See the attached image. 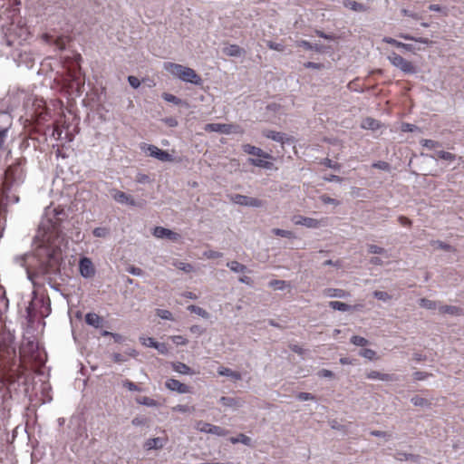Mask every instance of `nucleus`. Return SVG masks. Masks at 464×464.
I'll return each instance as SVG.
<instances>
[{
	"label": "nucleus",
	"instance_id": "obj_63",
	"mask_svg": "<svg viewBox=\"0 0 464 464\" xmlns=\"http://www.w3.org/2000/svg\"><path fill=\"white\" fill-rule=\"evenodd\" d=\"M172 411H177V412L186 413V412L190 411V408L188 405L178 404L172 408Z\"/></svg>",
	"mask_w": 464,
	"mask_h": 464
},
{
	"label": "nucleus",
	"instance_id": "obj_50",
	"mask_svg": "<svg viewBox=\"0 0 464 464\" xmlns=\"http://www.w3.org/2000/svg\"><path fill=\"white\" fill-rule=\"evenodd\" d=\"M436 154L440 159L447 161H453L456 159L454 154L444 150H440Z\"/></svg>",
	"mask_w": 464,
	"mask_h": 464
},
{
	"label": "nucleus",
	"instance_id": "obj_17",
	"mask_svg": "<svg viewBox=\"0 0 464 464\" xmlns=\"http://www.w3.org/2000/svg\"><path fill=\"white\" fill-rule=\"evenodd\" d=\"M115 193L112 195L115 201L121 204H126L129 206H135L136 202L133 198L122 191L114 190Z\"/></svg>",
	"mask_w": 464,
	"mask_h": 464
},
{
	"label": "nucleus",
	"instance_id": "obj_9",
	"mask_svg": "<svg viewBox=\"0 0 464 464\" xmlns=\"http://www.w3.org/2000/svg\"><path fill=\"white\" fill-rule=\"evenodd\" d=\"M167 389L172 392H177L179 394H185L191 392V388L176 379H168L165 382Z\"/></svg>",
	"mask_w": 464,
	"mask_h": 464
},
{
	"label": "nucleus",
	"instance_id": "obj_30",
	"mask_svg": "<svg viewBox=\"0 0 464 464\" xmlns=\"http://www.w3.org/2000/svg\"><path fill=\"white\" fill-rule=\"evenodd\" d=\"M227 266L235 273H244L246 270V266L237 261H229L227 263Z\"/></svg>",
	"mask_w": 464,
	"mask_h": 464
},
{
	"label": "nucleus",
	"instance_id": "obj_20",
	"mask_svg": "<svg viewBox=\"0 0 464 464\" xmlns=\"http://www.w3.org/2000/svg\"><path fill=\"white\" fill-rule=\"evenodd\" d=\"M324 295L331 298H345L349 296V293L339 288H326L324 290Z\"/></svg>",
	"mask_w": 464,
	"mask_h": 464
},
{
	"label": "nucleus",
	"instance_id": "obj_39",
	"mask_svg": "<svg viewBox=\"0 0 464 464\" xmlns=\"http://www.w3.org/2000/svg\"><path fill=\"white\" fill-rule=\"evenodd\" d=\"M92 234L96 237H107L110 235V229L105 227H95L92 231Z\"/></svg>",
	"mask_w": 464,
	"mask_h": 464
},
{
	"label": "nucleus",
	"instance_id": "obj_12",
	"mask_svg": "<svg viewBox=\"0 0 464 464\" xmlns=\"http://www.w3.org/2000/svg\"><path fill=\"white\" fill-rule=\"evenodd\" d=\"M369 380H380L382 382H395L399 377L395 374L382 373L378 371H371L366 374Z\"/></svg>",
	"mask_w": 464,
	"mask_h": 464
},
{
	"label": "nucleus",
	"instance_id": "obj_23",
	"mask_svg": "<svg viewBox=\"0 0 464 464\" xmlns=\"http://www.w3.org/2000/svg\"><path fill=\"white\" fill-rule=\"evenodd\" d=\"M382 42L386 43V44H392V45H394L398 48H402L408 52H412L414 47L412 44H404V43H401V42H399L392 37H384L382 39Z\"/></svg>",
	"mask_w": 464,
	"mask_h": 464
},
{
	"label": "nucleus",
	"instance_id": "obj_38",
	"mask_svg": "<svg viewBox=\"0 0 464 464\" xmlns=\"http://www.w3.org/2000/svg\"><path fill=\"white\" fill-rule=\"evenodd\" d=\"M411 401L414 406H419V407H429L430 405V402H429L428 400H426L425 398H422L420 396H413L411 399Z\"/></svg>",
	"mask_w": 464,
	"mask_h": 464
},
{
	"label": "nucleus",
	"instance_id": "obj_42",
	"mask_svg": "<svg viewBox=\"0 0 464 464\" xmlns=\"http://www.w3.org/2000/svg\"><path fill=\"white\" fill-rule=\"evenodd\" d=\"M420 143L422 147H425L429 150H433V149L439 148L440 146V142L433 140H428V139L421 140L420 141Z\"/></svg>",
	"mask_w": 464,
	"mask_h": 464
},
{
	"label": "nucleus",
	"instance_id": "obj_54",
	"mask_svg": "<svg viewBox=\"0 0 464 464\" xmlns=\"http://www.w3.org/2000/svg\"><path fill=\"white\" fill-rule=\"evenodd\" d=\"M368 252L371 254H379V255L386 254V251L384 248H382L379 246H376V245H369Z\"/></svg>",
	"mask_w": 464,
	"mask_h": 464
},
{
	"label": "nucleus",
	"instance_id": "obj_44",
	"mask_svg": "<svg viewBox=\"0 0 464 464\" xmlns=\"http://www.w3.org/2000/svg\"><path fill=\"white\" fill-rule=\"evenodd\" d=\"M351 343L356 346H365L368 344L369 341L365 339L364 337L359 336V335H353L351 338Z\"/></svg>",
	"mask_w": 464,
	"mask_h": 464
},
{
	"label": "nucleus",
	"instance_id": "obj_47",
	"mask_svg": "<svg viewBox=\"0 0 464 464\" xmlns=\"http://www.w3.org/2000/svg\"><path fill=\"white\" fill-rule=\"evenodd\" d=\"M174 266L179 270H182L186 273H190L191 271H193V266L188 263L177 261L174 263Z\"/></svg>",
	"mask_w": 464,
	"mask_h": 464
},
{
	"label": "nucleus",
	"instance_id": "obj_4",
	"mask_svg": "<svg viewBox=\"0 0 464 464\" xmlns=\"http://www.w3.org/2000/svg\"><path fill=\"white\" fill-rule=\"evenodd\" d=\"M5 175L6 181L11 185L22 183L25 177L24 169L20 162L9 166Z\"/></svg>",
	"mask_w": 464,
	"mask_h": 464
},
{
	"label": "nucleus",
	"instance_id": "obj_37",
	"mask_svg": "<svg viewBox=\"0 0 464 464\" xmlns=\"http://www.w3.org/2000/svg\"><path fill=\"white\" fill-rule=\"evenodd\" d=\"M145 447L147 450L161 448L162 447L161 440L160 438L150 439L146 441Z\"/></svg>",
	"mask_w": 464,
	"mask_h": 464
},
{
	"label": "nucleus",
	"instance_id": "obj_28",
	"mask_svg": "<svg viewBox=\"0 0 464 464\" xmlns=\"http://www.w3.org/2000/svg\"><path fill=\"white\" fill-rule=\"evenodd\" d=\"M135 401H136L137 403H139L140 405L147 406V407L155 408V407H159L160 406V403L157 401H155L152 398L147 397V396L137 397L135 399Z\"/></svg>",
	"mask_w": 464,
	"mask_h": 464
},
{
	"label": "nucleus",
	"instance_id": "obj_49",
	"mask_svg": "<svg viewBox=\"0 0 464 464\" xmlns=\"http://www.w3.org/2000/svg\"><path fill=\"white\" fill-rule=\"evenodd\" d=\"M373 296L378 299V300H381V301H383V302H387L389 300H391L392 296L384 292V291H374L372 293Z\"/></svg>",
	"mask_w": 464,
	"mask_h": 464
},
{
	"label": "nucleus",
	"instance_id": "obj_7",
	"mask_svg": "<svg viewBox=\"0 0 464 464\" xmlns=\"http://www.w3.org/2000/svg\"><path fill=\"white\" fill-rule=\"evenodd\" d=\"M79 271L82 277L91 278L95 274V269L92 260L89 257H82L79 262Z\"/></svg>",
	"mask_w": 464,
	"mask_h": 464
},
{
	"label": "nucleus",
	"instance_id": "obj_21",
	"mask_svg": "<svg viewBox=\"0 0 464 464\" xmlns=\"http://www.w3.org/2000/svg\"><path fill=\"white\" fill-rule=\"evenodd\" d=\"M439 312L440 314H448L454 316H459L463 314V310L455 305H440L439 306Z\"/></svg>",
	"mask_w": 464,
	"mask_h": 464
},
{
	"label": "nucleus",
	"instance_id": "obj_29",
	"mask_svg": "<svg viewBox=\"0 0 464 464\" xmlns=\"http://www.w3.org/2000/svg\"><path fill=\"white\" fill-rule=\"evenodd\" d=\"M268 285L276 290H285L291 286L289 282L278 279L270 281Z\"/></svg>",
	"mask_w": 464,
	"mask_h": 464
},
{
	"label": "nucleus",
	"instance_id": "obj_32",
	"mask_svg": "<svg viewBox=\"0 0 464 464\" xmlns=\"http://www.w3.org/2000/svg\"><path fill=\"white\" fill-rule=\"evenodd\" d=\"M229 440L232 444L242 443L246 446L251 445V439L243 433L239 434L237 437L230 438Z\"/></svg>",
	"mask_w": 464,
	"mask_h": 464
},
{
	"label": "nucleus",
	"instance_id": "obj_2",
	"mask_svg": "<svg viewBox=\"0 0 464 464\" xmlns=\"http://www.w3.org/2000/svg\"><path fill=\"white\" fill-rule=\"evenodd\" d=\"M163 68L172 76L181 80L182 82H189L195 85H201L203 82L201 77L189 67L179 63L166 62L163 63Z\"/></svg>",
	"mask_w": 464,
	"mask_h": 464
},
{
	"label": "nucleus",
	"instance_id": "obj_26",
	"mask_svg": "<svg viewBox=\"0 0 464 464\" xmlns=\"http://www.w3.org/2000/svg\"><path fill=\"white\" fill-rule=\"evenodd\" d=\"M329 306L337 311L341 312H347L351 311L353 309H356V306H352L350 304H347L345 303L340 302V301H331L329 302Z\"/></svg>",
	"mask_w": 464,
	"mask_h": 464
},
{
	"label": "nucleus",
	"instance_id": "obj_59",
	"mask_svg": "<svg viewBox=\"0 0 464 464\" xmlns=\"http://www.w3.org/2000/svg\"><path fill=\"white\" fill-rule=\"evenodd\" d=\"M297 45L300 47H304L305 50H318L316 45L312 44L310 42L306 40H301L297 43Z\"/></svg>",
	"mask_w": 464,
	"mask_h": 464
},
{
	"label": "nucleus",
	"instance_id": "obj_60",
	"mask_svg": "<svg viewBox=\"0 0 464 464\" xmlns=\"http://www.w3.org/2000/svg\"><path fill=\"white\" fill-rule=\"evenodd\" d=\"M171 340L176 345H186L188 343V340L181 335H174Z\"/></svg>",
	"mask_w": 464,
	"mask_h": 464
},
{
	"label": "nucleus",
	"instance_id": "obj_24",
	"mask_svg": "<svg viewBox=\"0 0 464 464\" xmlns=\"http://www.w3.org/2000/svg\"><path fill=\"white\" fill-rule=\"evenodd\" d=\"M223 53L227 56L239 57L244 53L243 49L237 44H230L224 47Z\"/></svg>",
	"mask_w": 464,
	"mask_h": 464
},
{
	"label": "nucleus",
	"instance_id": "obj_45",
	"mask_svg": "<svg viewBox=\"0 0 464 464\" xmlns=\"http://www.w3.org/2000/svg\"><path fill=\"white\" fill-rule=\"evenodd\" d=\"M210 426H211V423L198 420V421H197L195 428L197 430H198L200 432L208 434L209 433L208 430H209Z\"/></svg>",
	"mask_w": 464,
	"mask_h": 464
},
{
	"label": "nucleus",
	"instance_id": "obj_43",
	"mask_svg": "<svg viewBox=\"0 0 464 464\" xmlns=\"http://www.w3.org/2000/svg\"><path fill=\"white\" fill-rule=\"evenodd\" d=\"M359 354L362 356V357H364L370 361H373L376 359V352L372 350V349H369V348H364V349H362L359 353Z\"/></svg>",
	"mask_w": 464,
	"mask_h": 464
},
{
	"label": "nucleus",
	"instance_id": "obj_57",
	"mask_svg": "<svg viewBox=\"0 0 464 464\" xmlns=\"http://www.w3.org/2000/svg\"><path fill=\"white\" fill-rule=\"evenodd\" d=\"M372 168L378 169H381V170H385V171L390 170L389 163H387L386 161H382V160H379L377 162H374L372 164Z\"/></svg>",
	"mask_w": 464,
	"mask_h": 464
},
{
	"label": "nucleus",
	"instance_id": "obj_34",
	"mask_svg": "<svg viewBox=\"0 0 464 464\" xmlns=\"http://www.w3.org/2000/svg\"><path fill=\"white\" fill-rule=\"evenodd\" d=\"M208 430H209L208 434H213V435H216L218 437H225L229 432L227 430H225V429H223L220 426H217V425H213V424H211V426H210Z\"/></svg>",
	"mask_w": 464,
	"mask_h": 464
},
{
	"label": "nucleus",
	"instance_id": "obj_33",
	"mask_svg": "<svg viewBox=\"0 0 464 464\" xmlns=\"http://www.w3.org/2000/svg\"><path fill=\"white\" fill-rule=\"evenodd\" d=\"M362 127L363 129H367V130H377L380 127V123L378 121H376L372 118H366L362 122Z\"/></svg>",
	"mask_w": 464,
	"mask_h": 464
},
{
	"label": "nucleus",
	"instance_id": "obj_40",
	"mask_svg": "<svg viewBox=\"0 0 464 464\" xmlns=\"http://www.w3.org/2000/svg\"><path fill=\"white\" fill-rule=\"evenodd\" d=\"M430 245L436 248L442 249L445 251H453L454 250V248L450 245L444 243L440 240L430 241Z\"/></svg>",
	"mask_w": 464,
	"mask_h": 464
},
{
	"label": "nucleus",
	"instance_id": "obj_31",
	"mask_svg": "<svg viewBox=\"0 0 464 464\" xmlns=\"http://www.w3.org/2000/svg\"><path fill=\"white\" fill-rule=\"evenodd\" d=\"M188 310L190 311L191 313L198 314V316H200L202 318H205V319L209 318V314L205 309H203L202 307H199L198 305L190 304L188 306Z\"/></svg>",
	"mask_w": 464,
	"mask_h": 464
},
{
	"label": "nucleus",
	"instance_id": "obj_3",
	"mask_svg": "<svg viewBox=\"0 0 464 464\" xmlns=\"http://www.w3.org/2000/svg\"><path fill=\"white\" fill-rule=\"evenodd\" d=\"M387 58L394 67L401 70L404 73L414 74L417 72L411 62L407 61L395 52H392Z\"/></svg>",
	"mask_w": 464,
	"mask_h": 464
},
{
	"label": "nucleus",
	"instance_id": "obj_5",
	"mask_svg": "<svg viewBox=\"0 0 464 464\" xmlns=\"http://www.w3.org/2000/svg\"><path fill=\"white\" fill-rule=\"evenodd\" d=\"M140 149L146 151L150 157L160 161L167 162L172 160V156L169 152L159 149L155 145L143 143L141 144Z\"/></svg>",
	"mask_w": 464,
	"mask_h": 464
},
{
	"label": "nucleus",
	"instance_id": "obj_10",
	"mask_svg": "<svg viewBox=\"0 0 464 464\" xmlns=\"http://www.w3.org/2000/svg\"><path fill=\"white\" fill-rule=\"evenodd\" d=\"M235 128L234 125L231 124H222V123H208L205 126L206 131H211V132H218L223 134H230L232 132H235L233 129Z\"/></svg>",
	"mask_w": 464,
	"mask_h": 464
},
{
	"label": "nucleus",
	"instance_id": "obj_22",
	"mask_svg": "<svg viewBox=\"0 0 464 464\" xmlns=\"http://www.w3.org/2000/svg\"><path fill=\"white\" fill-rule=\"evenodd\" d=\"M266 160L267 159H263V158H259V157L257 159L249 158L248 162L252 166L266 169H270L273 166V163Z\"/></svg>",
	"mask_w": 464,
	"mask_h": 464
},
{
	"label": "nucleus",
	"instance_id": "obj_41",
	"mask_svg": "<svg viewBox=\"0 0 464 464\" xmlns=\"http://www.w3.org/2000/svg\"><path fill=\"white\" fill-rule=\"evenodd\" d=\"M161 97L163 98L164 101L173 103L175 105H180L182 103V101L179 98L168 92L162 93Z\"/></svg>",
	"mask_w": 464,
	"mask_h": 464
},
{
	"label": "nucleus",
	"instance_id": "obj_62",
	"mask_svg": "<svg viewBox=\"0 0 464 464\" xmlns=\"http://www.w3.org/2000/svg\"><path fill=\"white\" fill-rule=\"evenodd\" d=\"M320 199L324 204H333V205H335V206L339 205V201L338 200H336V199H334L333 198H330L327 195H322L320 197Z\"/></svg>",
	"mask_w": 464,
	"mask_h": 464
},
{
	"label": "nucleus",
	"instance_id": "obj_16",
	"mask_svg": "<svg viewBox=\"0 0 464 464\" xmlns=\"http://www.w3.org/2000/svg\"><path fill=\"white\" fill-rule=\"evenodd\" d=\"M85 323L98 329L103 326L104 320L95 313H88L85 314Z\"/></svg>",
	"mask_w": 464,
	"mask_h": 464
},
{
	"label": "nucleus",
	"instance_id": "obj_19",
	"mask_svg": "<svg viewBox=\"0 0 464 464\" xmlns=\"http://www.w3.org/2000/svg\"><path fill=\"white\" fill-rule=\"evenodd\" d=\"M38 304H44L43 300H35L32 301L29 305L26 307V318L29 323H33L36 317V306Z\"/></svg>",
	"mask_w": 464,
	"mask_h": 464
},
{
	"label": "nucleus",
	"instance_id": "obj_51",
	"mask_svg": "<svg viewBox=\"0 0 464 464\" xmlns=\"http://www.w3.org/2000/svg\"><path fill=\"white\" fill-rule=\"evenodd\" d=\"M140 342L141 343L142 345L151 348H154L157 343L153 338L144 336L140 337Z\"/></svg>",
	"mask_w": 464,
	"mask_h": 464
},
{
	"label": "nucleus",
	"instance_id": "obj_61",
	"mask_svg": "<svg viewBox=\"0 0 464 464\" xmlns=\"http://www.w3.org/2000/svg\"><path fill=\"white\" fill-rule=\"evenodd\" d=\"M154 349H156L160 354H167L169 353V349L164 343L157 342Z\"/></svg>",
	"mask_w": 464,
	"mask_h": 464
},
{
	"label": "nucleus",
	"instance_id": "obj_14",
	"mask_svg": "<svg viewBox=\"0 0 464 464\" xmlns=\"http://www.w3.org/2000/svg\"><path fill=\"white\" fill-rule=\"evenodd\" d=\"M242 150L244 152H246L247 154L254 155V156H256L259 158H263V159H271L272 158L269 153L265 152L260 148L250 145V144H244L242 146Z\"/></svg>",
	"mask_w": 464,
	"mask_h": 464
},
{
	"label": "nucleus",
	"instance_id": "obj_11",
	"mask_svg": "<svg viewBox=\"0 0 464 464\" xmlns=\"http://www.w3.org/2000/svg\"><path fill=\"white\" fill-rule=\"evenodd\" d=\"M294 223L295 225L304 226L308 228H317L320 227V221L307 217L295 216L294 217Z\"/></svg>",
	"mask_w": 464,
	"mask_h": 464
},
{
	"label": "nucleus",
	"instance_id": "obj_58",
	"mask_svg": "<svg viewBox=\"0 0 464 464\" xmlns=\"http://www.w3.org/2000/svg\"><path fill=\"white\" fill-rule=\"evenodd\" d=\"M138 183L140 184H147V183H150V177L147 175V174H144V173H140L139 172L137 175H136V179H135Z\"/></svg>",
	"mask_w": 464,
	"mask_h": 464
},
{
	"label": "nucleus",
	"instance_id": "obj_8",
	"mask_svg": "<svg viewBox=\"0 0 464 464\" xmlns=\"http://www.w3.org/2000/svg\"><path fill=\"white\" fill-rule=\"evenodd\" d=\"M152 234L157 238H167L172 242H176L180 239V235L179 233L162 227H154Z\"/></svg>",
	"mask_w": 464,
	"mask_h": 464
},
{
	"label": "nucleus",
	"instance_id": "obj_53",
	"mask_svg": "<svg viewBox=\"0 0 464 464\" xmlns=\"http://www.w3.org/2000/svg\"><path fill=\"white\" fill-rule=\"evenodd\" d=\"M296 398L299 401H301L315 400V397L312 393L303 392H298L297 395H296Z\"/></svg>",
	"mask_w": 464,
	"mask_h": 464
},
{
	"label": "nucleus",
	"instance_id": "obj_48",
	"mask_svg": "<svg viewBox=\"0 0 464 464\" xmlns=\"http://www.w3.org/2000/svg\"><path fill=\"white\" fill-rule=\"evenodd\" d=\"M156 314L159 317H160L163 320H174L172 314L169 310L157 309Z\"/></svg>",
	"mask_w": 464,
	"mask_h": 464
},
{
	"label": "nucleus",
	"instance_id": "obj_46",
	"mask_svg": "<svg viewBox=\"0 0 464 464\" xmlns=\"http://www.w3.org/2000/svg\"><path fill=\"white\" fill-rule=\"evenodd\" d=\"M8 137V128L0 129V152L5 150V144Z\"/></svg>",
	"mask_w": 464,
	"mask_h": 464
},
{
	"label": "nucleus",
	"instance_id": "obj_52",
	"mask_svg": "<svg viewBox=\"0 0 464 464\" xmlns=\"http://www.w3.org/2000/svg\"><path fill=\"white\" fill-rule=\"evenodd\" d=\"M203 256L208 259L219 258L223 256V254L218 251L207 250L203 253Z\"/></svg>",
	"mask_w": 464,
	"mask_h": 464
},
{
	"label": "nucleus",
	"instance_id": "obj_56",
	"mask_svg": "<svg viewBox=\"0 0 464 464\" xmlns=\"http://www.w3.org/2000/svg\"><path fill=\"white\" fill-rule=\"evenodd\" d=\"M267 46L271 50H275V51H278V52L285 51V45L280 43L269 41V42H267Z\"/></svg>",
	"mask_w": 464,
	"mask_h": 464
},
{
	"label": "nucleus",
	"instance_id": "obj_36",
	"mask_svg": "<svg viewBox=\"0 0 464 464\" xmlns=\"http://www.w3.org/2000/svg\"><path fill=\"white\" fill-rule=\"evenodd\" d=\"M272 233L276 236L285 237V238H295V234L290 230L281 229V228H273Z\"/></svg>",
	"mask_w": 464,
	"mask_h": 464
},
{
	"label": "nucleus",
	"instance_id": "obj_64",
	"mask_svg": "<svg viewBox=\"0 0 464 464\" xmlns=\"http://www.w3.org/2000/svg\"><path fill=\"white\" fill-rule=\"evenodd\" d=\"M128 82H129L130 85L134 89L139 88L140 85V82L136 76H132V75L129 76Z\"/></svg>",
	"mask_w": 464,
	"mask_h": 464
},
{
	"label": "nucleus",
	"instance_id": "obj_35",
	"mask_svg": "<svg viewBox=\"0 0 464 464\" xmlns=\"http://www.w3.org/2000/svg\"><path fill=\"white\" fill-rule=\"evenodd\" d=\"M419 304L425 309L428 310H434L438 307L437 302L427 299V298H420L419 300Z\"/></svg>",
	"mask_w": 464,
	"mask_h": 464
},
{
	"label": "nucleus",
	"instance_id": "obj_25",
	"mask_svg": "<svg viewBox=\"0 0 464 464\" xmlns=\"http://www.w3.org/2000/svg\"><path fill=\"white\" fill-rule=\"evenodd\" d=\"M343 4L344 7L349 8L354 12H365L367 10V7L364 5L354 0H344Z\"/></svg>",
	"mask_w": 464,
	"mask_h": 464
},
{
	"label": "nucleus",
	"instance_id": "obj_18",
	"mask_svg": "<svg viewBox=\"0 0 464 464\" xmlns=\"http://www.w3.org/2000/svg\"><path fill=\"white\" fill-rule=\"evenodd\" d=\"M218 373L220 376L231 378L233 381H239L242 379V375L239 372L233 371L230 368H227L224 366L218 367Z\"/></svg>",
	"mask_w": 464,
	"mask_h": 464
},
{
	"label": "nucleus",
	"instance_id": "obj_1",
	"mask_svg": "<svg viewBox=\"0 0 464 464\" xmlns=\"http://www.w3.org/2000/svg\"><path fill=\"white\" fill-rule=\"evenodd\" d=\"M64 216L63 209L46 208L35 236L33 252L14 258L16 264L25 268L27 278L34 286L47 282L57 290L52 281L60 274L63 260L60 224Z\"/></svg>",
	"mask_w": 464,
	"mask_h": 464
},
{
	"label": "nucleus",
	"instance_id": "obj_6",
	"mask_svg": "<svg viewBox=\"0 0 464 464\" xmlns=\"http://www.w3.org/2000/svg\"><path fill=\"white\" fill-rule=\"evenodd\" d=\"M230 199L235 204L252 208H262L265 204V202L259 198L241 194H234L230 197Z\"/></svg>",
	"mask_w": 464,
	"mask_h": 464
},
{
	"label": "nucleus",
	"instance_id": "obj_15",
	"mask_svg": "<svg viewBox=\"0 0 464 464\" xmlns=\"http://www.w3.org/2000/svg\"><path fill=\"white\" fill-rule=\"evenodd\" d=\"M219 402L226 408H240L244 405V401L240 398L222 396Z\"/></svg>",
	"mask_w": 464,
	"mask_h": 464
},
{
	"label": "nucleus",
	"instance_id": "obj_27",
	"mask_svg": "<svg viewBox=\"0 0 464 464\" xmlns=\"http://www.w3.org/2000/svg\"><path fill=\"white\" fill-rule=\"evenodd\" d=\"M172 369L180 374L188 375L191 374V369L187 364L180 362H175L171 363Z\"/></svg>",
	"mask_w": 464,
	"mask_h": 464
},
{
	"label": "nucleus",
	"instance_id": "obj_13",
	"mask_svg": "<svg viewBox=\"0 0 464 464\" xmlns=\"http://www.w3.org/2000/svg\"><path fill=\"white\" fill-rule=\"evenodd\" d=\"M264 136L281 144L289 143L292 141L290 137L280 131L266 130L264 132Z\"/></svg>",
	"mask_w": 464,
	"mask_h": 464
},
{
	"label": "nucleus",
	"instance_id": "obj_55",
	"mask_svg": "<svg viewBox=\"0 0 464 464\" xmlns=\"http://www.w3.org/2000/svg\"><path fill=\"white\" fill-rule=\"evenodd\" d=\"M122 385H123V387L127 388L129 391H131V392H140L141 391L137 384H135L134 382H132L129 380L123 381Z\"/></svg>",
	"mask_w": 464,
	"mask_h": 464
}]
</instances>
